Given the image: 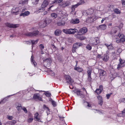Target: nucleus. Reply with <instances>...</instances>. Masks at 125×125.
I'll return each mask as SVG.
<instances>
[{
    "mask_svg": "<svg viewBox=\"0 0 125 125\" xmlns=\"http://www.w3.org/2000/svg\"><path fill=\"white\" fill-rule=\"evenodd\" d=\"M56 20L57 21V25L60 26H62L65 25V22L67 20V18L66 17H59L57 18Z\"/></svg>",
    "mask_w": 125,
    "mask_h": 125,
    "instance_id": "1",
    "label": "nucleus"
},
{
    "mask_svg": "<svg viewBox=\"0 0 125 125\" xmlns=\"http://www.w3.org/2000/svg\"><path fill=\"white\" fill-rule=\"evenodd\" d=\"M63 31L66 34H74L77 31V30L75 29H70L67 30L63 29Z\"/></svg>",
    "mask_w": 125,
    "mask_h": 125,
    "instance_id": "2",
    "label": "nucleus"
},
{
    "mask_svg": "<svg viewBox=\"0 0 125 125\" xmlns=\"http://www.w3.org/2000/svg\"><path fill=\"white\" fill-rule=\"evenodd\" d=\"M52 61L51 59L49 58L43 60V64L45 66L48 67L50 66Z\"/></svg>",
    "mask_w": 125,
    "mask_h": 125,
    "instance_id": "3",
    "label": "nucleus"
},
{
    "mask_svg": "<svg viewBox=\"0 0 125 125\" xmlns=\"http://www.w3.org/2000/svg\"><path fill=\"white\" fill-rule=\"evenodd\" d=\"M39 33L38 31H35L32 32H30L26 33L25 35L28 36H34L37 35Z\"/></svg>",
    "mask_w": 125,
    "mask_h": 125,
    "instance_id": "4",
    "label": "nucleus"
},
{
    "mask_svg": "<svg viewBox=\"0 0 125 125\" xmlns=\"http://www.w3.org/2000/svg\"><path fill=\"white\" fill-rule=\"evenodd\" d=\"M120 63L118 65L117 68L118 70H119L122 67L125 65V62L124 60H123L121 59L119 60Z\"/></svg>",
    "mask_w": 125,
    "mask_h": 125,
    "instance_id": "5",
    "label": "nucleus"
},
{
    "mask_svg": "<svg viewBox=\"0 0 125 125\" xmlns=\"http://www.w3.org/2000/svg\"><path fill=\"white\" fill-rule=\"evenodd\" d=\"M95 19V17L93 14H92L91 16L86 20L88 22L91 23L93 22Z\"/></svg>",
    "mask_w": 125,
    "mask_h": 125,
    "instance_id": "6",
    "label": "nucleus"
},
{
    "mask_svg": "<svg viewBox=\"0 0 125 125\" xmlns=\"http://www.w3.org/2000/svg\"><path fill=\"white\" fill-rule=\"evenodd\" d=\"M65 77L66 81L68 83H72L73 82V81L71 79V78L68 75H65Z\"/></svg>",
    "mask_w": 125,
    "mask_h": 125,
    "instance_id": "7",
    "label": "nucleus"
},
{
    "mask_svg": "<svg viewBox=\"0 0 125 125\" xmlns=\"http://www.w3.org/2000/svg\"><path fill=\"white\" fill-rule=\"evenodd\" d=\"M6 25L8 27L12 28H16L18 27L19 26L18 24H13L8 23H6Z\"/></svg>",
    "mask_w": 125,
    "mask_h": 125,
    "instance_id": "8",
    "label": "nucleus"
},
{
    "mask_svg": "<svg viewBox=\"0 0 125 125\" xmlns=\"http://www.w3.org/2000/svg\"><path fill=\"white\" fill-rule=\"evenodd\" d=\"M46 21L45 20L41 21L39 23V25L40 28H43L45 27L46 26Z\"/></svg>",
    "mask_w": 125,
    "mask_h": 125,
    "instance_id": "9",
    "label": "nucleus"
},
{
    "mask_svg": "<svg viewBox=\"0 0 125 125\" xmlns=\"http://www.w3.org/2000/svg\"><path fill=\"white\" fill-rule=\"evenodd\" d=\"M34 119L37 121H38L39 122H42L41 121V117L39 115V114L38 113L35 114L34 115Z\"/></svg>",
    "mask_w": 125,
    "mask_h": 125,
    "instance_id": "10",
    "label": "nucleus"
},
{
    "mask_svg": "<svg viewBox=\"0 0 125 125\" xmlns=\"http://www.w3.org/2000/svg\"><path fill=\"white\" fill-rule=\"evenodd\" d=\"M12 12L13 13L15 14H18V13L21 12L20 9L18 8L13 7L12 9Z\"/></svg>",
    "mask_w": 125,
    "mask_h": 125,
    "instance_id": "11",
    "label": "nucleus"
},
{
    "mask_svg": "<svg viewBox=\"0 0 125 125\" xmlns=\"http://www.w3.org/2000/svg\"><path fill=\"white\" fill-rule=\"evenodd\" d=\"M87 31V29L85 27H84L80 29L78 33H81L83 34L86 33Z\"/></svg>",
    "mask_w": 125,
    "mask_h": 125,
    "instance_id": "12",
    "label": "nucleus"
},
{
    "mask_svg": "<svg viewBox=\"0 0 125 125\" xmlns=\"http://www.w3.org/2000/svg\"><path fill=\"white\" fill-rule=\"evenodd\" d=\"M92 71V69L91 67H89L88 68L87 72L88 76V79L90 81L91 80V73Z\"/></svg>",
    "mask_w": 125,
    "mask_h": 125,
    "instance_id": "13",
    "label": "nucleus"
},
{
    "mask_svg": "<svg viewBox=\"0 0 125 125\" xmlns=\"http://www.w3.org/2000/svg\"><path fill=\"white\" fill-rule=\"evenodd\" d=\"M82 34H80L79 33H78L76 35V37L81 40H84L86 38V37Z\"/></svg>",
    "mask_w": 125,
    "mask_h": 125,
    "instance_id": "14",
    "label": "nucleus"
},
{
    "mask_svg": "<svg viewBox=\"0 0 125 125\" xmlns=\"http://www.w3.org/2000/svg\"><path fill=\"white\" fill-rule=\"evenodd\" d=\"M70 4V2L69 1L63 2L62 4H60V5L62 7H65L69 5Z\"/></svg>",
    "mask_w": 125,
    "mask_h": 125,
    "instance_id": "15",
    "label": "nucleus"
},
{
    "mask_svg": "<svg viewBox=\"0 0 125 125\" xmlns=\"http://www.w3.org/2000/svg\"><path fill=\"white\" fill-rule=\"evenodd\" d=\"M49 3V2L47 0H44L41 5V7L45 8L48 5Z\"/></svg>",
    "mask_w": 125,
    "mask_h": 125,
    "instance_id": "16",
    "label": "nucleus"
},
{
    "mask_svg": "<svg viewBox=\"0 0 125 125\" xmlns=\"http://www.w3.org/2000/svg\"><path fill=\"white\" fill-rule=\"evenodd\" d=\"M82 45V44L81 43H76L74 44L73 46V48L76 49Z\"/></svg>",
    "mask_w": 125,
    "mask_h": 125,
    "instance_id": "17",
    "label": "nucleus"
},
{
    "mask_svg": "<svg viewBox=\"0 0 125 125\" xmlns=\"http://www.w3.org/2000/svg\"><path fill=\"white\" fill-rule=\"evenodd\" d=\"M70 22L73 24H77L79 23V21L78 19L76 18L75 19L72 20Z\"/></svg>",
    "mask_w": 125,
    "mask_h": 125,
    "instance_id": "18",
    "label": "nucleus"
},
{
    "mask_svg": "<svg viewBox=\"0 0 125 125\" xmlns=\"http://www.w3.org/2000/svg\"><path fill=\"white\" fill-rule=\"evenodd\" d=\"M33 98L35 99H38L39 100H41V98L39 96V94H36L33 95Z\"/></svg>",
    "mask_w": 125,
    "mask_h": 125,
    "instance_id": "19",
    "label": "nucleus"
},
{
    "mask_svg": "<svg viewBox=\"0 0 125 125\" xmlns=\"http://www.w3.org/2000/svg\"><path fill=\"white\" fill-rule=\"evenodd\" d=\"M105 45L107 46V48L109 50H111L113 48L112 44H109L107 43H105Z\"/></svg>",
    "mask_w": 125,
    "mask_h": 125,
    "instance_id": "20",
    "label": "nucleus"
},
{
    "mask_svg": "<svg viewBox=\"0 0 125 125\" xmlns=\"http://www.w3.org/2000/svg\"><path fill=\"white\" fill-rule=\"evenodd\" d=\"M30 14V12L29 11H25L24 13H22L20 15V16H27Z\"/></svg>",
    "mask_w": 125,
    "mask_h": 125,
    "instance_id": "21",
    "label": "nucleus"
},
{
    "mask_svg": "<svg viewBox=\"0 0 125 125\" xmlns=\"http://www.w3.org/2000/svg\"><path fill=\"white\" fill-rule=\"evenodd\" d=\"M99 71L100 72V77H101V76L102 77L105 75L106 72L105 71L102 70H100Z\"/></svg>",
    "mask_w": 125,
    "mask_h": 125,
    "instance_id": "22",
    "label": "nucleus"
},
{
    "mask_svg": "<svg viewBox=\"0 0 125 125\" xmlns=\"http://www.w3.org/2000/svg\"><path fill=\"white\" fill-rule=\"evenodd\" d=\"M28 0H21L19 2V4L22 5H23L28 3Z\"/></svg>",
    "mask_w": 125,
    "mask_h": 125,
    "instance_id": "23",
    "label": "nucleus"
},
{
    "mask_svg": "<svg viewBox=\"0 0 125 125\" xmlns=\"http://www.w3.org/2000/svg\"><path fill=\"white\" fill-rule=\"evenodd\" d=\"M61 32L62 31L61 30L58 29L55 30L54 34L56 35H59L61 34Z\"/></svg>",
    "mask_w": 125,
    "mask_h": 125,
    "instance_id": "24",
    "label": "nucleus"
},
{
    "mask_svg": "<svg viewBox=\"0 0 125 125\" xmlns=\"http://www.w3.org/2000/svg\"><path fill=\"white\" fill-rule=\"evenodd\" d=\"M109 58V56L107 54L104 55L103 57V60L105 61H107Z\"/></svg>",
    "mask_w": 125,
    "mask_h": 125,
    "instance_id": "25",
    "label": "nucleus"
},
{
    "mask_svg": "<svg viewBox=\"0 0 125 125\" xmlns=\"http://www.w3.org/2000/svg\"><path fill=\"white\" fill-rule=\"evenodd\" d=\"M99 27L102 30H104L106 29V25L105 24L99 26Z\"/></svg>",
    "mask_w": 125,
    "mask_h": 125,
    "instance_id": "26",
    "label": "nucleus"
},
{
    "mask_svg": "<svg viewBox=\"0 0 125 125\" xmlns=\"http://www.w3.org/2000/svg\"><path fill=\"white\" fill-rule=\"evenodd\" d=\"M74 69L75 70H76L79 72H81L83 71V70L82 68L76 67H75L74 68Z\"/></svg>",
    "mask_w": 125,
    "mask_h": 125,
    "instance_id": "27",
    "label": "nucleus"
},
{
    "mask_svg": "<svg viewBox=\"0 0 125 125\" xmlns=\"http://www.w3.org/2000/svg\"><path fill=\"white\" fill-rule=\"evenodd\" d=\"M118 29V27H115L112 30V32H113L115 33L116 32L117 30Z\"/></svg>",
    "mask_w": 125,
    "mask_h": 125,
    "instance_id": "28",
    "label": "nucleus"
},
{
    "mask_svg": "<svg viewBox=\"0 0 125 125\" xmlns=\"http://www.w3.org/2000/svg\"><path fill=\"white\" fill-rule=\"evenodd\" d=\"M51 17L53 18H55L57 17V15L56 13H53L51 14Z\"/></svg>",
    "mask_w": 125,
    "mask_h": 125,
    "instance_id": "29",
    "label": "nucleus"
},
{
    "mask_svg": "<svg viewBox=\"0 0 125 125\" xmlns=\"http://www.w3.org/2000/svg\"><path fill=\"white\" fill-rule=\"evenodd\" d=\"M122 52L121 49L119 48H118L117 50L116 53L117 55H119Z\"/></svg>",
    "mask_w": 125,
    "mask_h": 125,
    "instance_id": "30",
    "label": "nucleus"
},
{
    "mask_svg": "<svg viewBox=\"0 0 125 125\" xmlns=\"http://www.w3.org/2000/svg\"><path fill=\"white\" fill-rule=\"evenodd\" d=\"M44 109L45 110H46V111L47 114H49L50 110L45 105H44Z\"/></svg>",
    "mask_w": 125,
    "mask_h": 125,
    "instance_id": "31",
    "label": "nucleus"
},
{
    "mask_svg": "<svg viewBox=\"0 0 125 125\" xmlns=\"http://www.w3.org/2000/svg\"><path fill=\"white\" fill-rule=\"evenodd\" d=\"M39 0H32V3L34 5H36L38 3Z\"/></svg>",
    "mask_w": 125,
    "mask_h": 125,
    "instance_id": "32",
    "label": "nucleus"
},
{
    "mask_svg": "<svg viewBox=\"0 0 125 125\" xmlns=\"http://www.w3.org/2000/svg\"><path fill=\"white\" fill-rule=\"evenodd\" d=\"M44 8H42L41 7V8H39L38 10V11L39 12H42L44 11L45 9Z\"/></svg>",
    "mask_w": 125,
    "mask_h": 125,
    "instance_id": "33",
    "label": "nucleus"
},
{
    "mask_svg": "<svg viewBox=\"0 0 125 125\" xmlns=\"http://www.w3.org/2000/svg\"><path fill=\"white\" fill-rule=\"evenodd\" d=\"M85 3L84 1L83 0H81L78 3V4L79 5H82Z\"/></svg>",
    "mask_w": 125,
    "mask_h": 125,
    "instance_id": "34",
    "label": "nucleus"
},
{
    "mask_svg": "<svg viewBox=\"0 0 125 125\" xmlns=\"http://www.w3.org/2000/svg\"><path fill=\"white\" fill-rule=\"evenodd\" d=\"M22 107H21V104H20L18 106L16 107L17 110L18 111H21L22 109Z\"/></svg>",
    "mask_w": 125,
    "mask_h": 125,
    "instance_id": "35",
    "label": "nucleus"
},
{
    "mask_svg": "<svg viewBox=\"0 0 125 125\" xmlns=\"http://www.w3.org/2000/svg\"><path fill=\"white\" fill-rule=\"evenodd\" d=\"M115 12L117 14H120V11L117 9H115L114 10Z\"/></svg>",
    "mask_w": 125,
    "mask_h": 125,
    "instance_id": "36",
    "label": "nucleus"
},
{
    "mask_svg": "<svg viewBox=\"0 0 125 125\" xmlns=\"http://www.w3.org/2000/svg\"><path fill=\"white\" fill-rule=\"evenodd\" d=\"M102 91L100 90L99 89H96L95 91V92L97 94H100Z\"/></svg>",
    "mask_w": 125,
    "mask_h": 125,
    "instance_id": "37",
    "label": "nucleus"
},
{
    "mask_svg": "<svg viewBox=\"0 0 125 125\" xmlns=\"http://www.w3.org/2000/svg\"><path fill=\"white\" fill-rule=\"evenodd\" d=\"M79 6V5L77 3L76 4L72 5V9H73L74 10L75 8H77Z\"/></svg>",
    "mask_w": 125,
    "mask_h": 125,
    "instance_id": "38",
    "label": "nucleus"
},
{
    "mask_svg": "<svg viewBox=\"0 0 125 125\" xmlns=\"http://www.w3.org/2000/svg\"><path fill=\"white\" fill-rule=\"evenodd\" d=\"M46 21V24H49L51 23L52 21V20L51 19H48L47 20H45Z\"/></svg>",
    "mask_w": 125,
    "mask_h": 125,
    "instance_id": "39",
    "label": "nucleus"
},
{
    "mask_svg": "<svg viewBox=\"0 0 125 125\" xmlns=\"http://www.w3.org/2000/svg\"><path fill=\"white\" fill-rule=\"evenodd\" d=\"M16 123V121L15 120H12L10 122V124L11 125H14Z\"/></svg>",
    "mask_w": 125,
    "mask_h": 125,
    "instance_id": "40",
    "label": "nucleus"
},
{
    "mask_svg": "<svg viewBox=\"0 0 125 125\" xmlns=\"http://www.w3.org/2000/svg\"><path fill=\"white\" fill-rule=\"evenodd\" d=\"M118 36L120 38H123L124 37V34H119L118 35Z\"/></svg>",
    "mask_w": 125,
    "mask_h": 125,
    "instance_id": "41",
    "label": "nucleus"
},
{
    "mask_svg": "<svg viewBox=\"0 0 125 125\" xmlns=\"http://www.w3.org/2000/svg\"><path fill=\"white\" fill-rule=\"evenodd\" d=\"M63 0H55L53 3H60L62 2Z\"/></svg>",
    "mask_w": 125,
    "mask_h": 125,
    "instance_id": "42",
    "label": "nucleus"
},
{
    "mask_svg": "<svg viewBox=\"0 0 125 125\" xmlns=\"http://www.w3.org/2000/svg\"><path fill=\"white\" fill-rule=\"evenodd\" d=\"M51 102L52 104V105H53V107H54L56 106V103L55 102L52 100Z\"/></svg>",
    "mask_w": 125,
    "mask_h": 125,
    "instance_id": "43",
    "label": "nucleus"
},
{
    "mask_svg": "<svg viewBox=\"0 0 125 125\" xmlns=\"http://www.w3.org/2000/svg\"><path fill=\"white\" fill-rule=\"evenodd\" d=\"M93 12V10L92 9H89L88 10V12L89 14H91Z\"/></svg>",
    "mask_w": 125,
    "mask_h": 125,
    "instance_id": "44",
    "label": "nucleus"
},
{
    "mask_svg": "<svg viewBox=\"0 0 125 125\" xmlns=\"http://www.w3.org/2000/svg\"><path fill=\"white\" fill-rule=\"evenodd\" d=\"M86 48L87 49H88L89 50H90L91 49L92 47L90 45H88L86 46Z\"/></svg>",
    "mask_w": 125,
    "mask_h": 125,
    "instance_id": "45",
    "label": "nucleus"
},
{
    "mask_svg": "<svg viewBox=\"0 0 125 125\" xmlns=\"http://www.w3.org/2000/svg\"><path fill=\"white\" fill-rule=\"evenodd\" d=\"M39 47L41 50H42L44 49V46L42 44H40L39 45Z\"/></svg>",
    "mask_w": 125,
    "mask_h": 125,
    "instance_id": "46",
    "label": "nucleus"
},
{
    "mask_svg": "<svg viewBox=\"0 0 125 125\" xmlns=\"http://www.w3.org/2000/svg\"><path fill=\"white\" fill-rule=\"evenodd\" d=\"M22 109L24 111V112L25 113H27V111L25 107H22Z\"/></svg>",
    "mask_w": 125,
    "mask_h": 125,
    "instance_id": "47",
    "label": "nucleus"
},
{
    "mask_svg": "<svg viewBox=\"0 0 125 125\" xmlns=\"http://www.w3.org/2000/svg\"><path fill=\"white\" fill-rule=\"evenodd\" d=\"M97 97L99 101H100L103 100L102 96L99 95H98Z\"/></svg>",
    "mask_w": 125,
    "mask_h": 125,
    "instance_id": "48",
    "label": "nucleus"
},
{
    "mask_svg": "<svg viewBox=\"0 0 125 125\" xmlns=\"http://www.w3.org/2000/svg\"><path fill=\"white\" fill-rule=\"evenodd\" d=\"M33 119V118H29L28 120V122L29 123H31L32 122Z\"/></svg>",
    "mask_w": 125,
    "mask_h": 125,
    "instance_id": "49",
    "label": "nucleus"
},
{
    "mask_svg": "<svg viewBox=\"0 0 125 125\" xmlns=\"http://www.w3.org/2000/svg\"><path fill=\"white\" fill-rule=\"evenodd\" d=\"M38 41L37 40H36L35 41L34 40H32L31 41V42L32 44H34L37 43Z\"/></svg>",
    "mask_w": 125,
    "mask_h": 125,
    "instance_id": "50",
    "label": "nucleus"
},
{
    "mask_svg": "<svg viewBox=\"0 0 125 125\" xmlns=\"http://www.w3.org/2000/svg\"><path fill=\"white\" fill-rule=\"evenodd\" d=\"M103 100L98 101V104L101 106L103 103Z\"/></svg>",
    "mask_w": 125,
    "mask_h": 125,
    "instance_id": "51",
    "label": "nucleus"
},
{
    "mask_svg": "<svg viewBox=\"0 0 125 125\" xmlns=\"http://www.w3.org/2000/svg\"><path fill=\"white\" fill-rule=\"evenodd\" d=\"M45 94L46 96L48 97L50 96L51 95V94L49 93H45Z\"/></svg>",
    "mask_w": 125,
    "mask_h": 125,
    "instance_id": "52",
    "label": "nucleus"
},
{
    "mask_svg": "<svg viewBox=\"0 0 125 125\" xmlns=\"http://www.w3.org/2000/svg\"><path fill=\"white\" fill-rule=\"evenodd\" d=\"M32 57H33L32 56H31V61L32 62H33V64H34V66H35L36 65V62L34 61V60H33Z\"/></svg>",
    "mask_w": 125,
    "mask_h": 125,
    "instance_id": "53",
    "label": "nucleus"
},
{
    "mask_svg": "<svg viewBox=\"0 0 125 125\" xmlns=\"http://www.w3.org/2000/svg\"><path fill=\"white\" fill-rule=\"evenodd\" d=\"M95 43H94V44L95 45H97L98 43H99V41L98 40V38L97 39H95Z\"/></svg>",
    "mask_w": 125,
    "mask_h": 125,
    "instance_id": "54",
    "label": "nucleus"
},
{
    "mask_svg": "<svg viewBox=\"0 0 125 125\" xmlns=\"http://www.w3.org/2000/svg\"><path fill=\"white\" fill-rule=\"evenodd\" d=\"M6 100L5 99H4L2 100L1 101V102H0V104L1 103H5L6 101Z\"/></svg>",
    "mask_w": 125,
    "mask_h": 125,
    "instance_id": "55",
    "label": "nucleus"
},
{
    "mask_svg": "<svg viewBox=\"0 0 125 125\" xmlns=\"http://www.w3.org/2000/svg\"><path fill=\"white\" fill-rule=\"evenodd\" d=\"M112 93H111L110 94H106V97L107 98V99H108L109 97H110V95L112 94Z\"/></svg>",
    "mask_w": 125,
    "mask_h": 125,
    "instance_id": "56",
    "label": "nucleus"
},
{
    "mask_svg": "<svg viewBox=\"0 0 125 125\" xmlns=\"http://www.w3.org/2000/svg\"><path fill=\"white\" fill-rule=\"evenodd\" d=\"M116 42L117 43H119L120 42V39L118 38H116Z\"/></svg>",
    "mask_w": 125,
    "mask_h": 125,
    "instance_id": "57",
    "label": "nucleus"
},
{
    "mask_svg": "<svg viewBox=\"0 0 125 125\" xmlns=\"http://www.w3.org/2000/svg\"><path fill=\"white\" fill-rule=\"evenodd\" d=\"M99 89L100 90L102 91L103 89V86L102 85H100L99 86Z\"/></svg>",
    "mask_w": 125,
    "mask_h": 125,
    "instance_id": "58",
    "label": "nucleus"
},
{
    "mask_svg": "<svg viewBox=\"0 0 125 125\" xmlns=\"http://www.w3.org/2000/svg\"><path fill=\"white\" fill-rule=\"evenodd\" d=\"M13 117L11 116H8L7 118L10 120H11L13 119Z\"/></svg>",
    "mask_w": 125,
    "mask_h": 125,
    "instance_id": "59",
    "label": "nucleus"
},
{
    "mask_svg": "<svg viewBox=\"0 0 125 125\" xmlns=\"http://www.w3.org/2000/svg\"><path fill=\"white\" fill-rule=\"evenodd\" d=\"M47 12L46 11H44V12H42V15H45L46 14H47Z\"/></svg>",
    "mask_w": 125,
    "mask_h": 125,
    "instance_id": "60",
    "label": "nucleus"
},
{
    "mask_svg": "<svg viewBox=\"0 0 125 125\" xmlns=\"http://www.w3.org/2000/svg\"><path fill=\"white\" fill-rule=\"evenodd\" d=\"M122 112L123 116H125V108L123 111H122Z\"/></svg>",
    "mask_w": 125,
    "mask_h": 125,
    "instance_id": "61",
    "label": "nucleus"
},
{
    "mask_svg": "<svg viewBox=\"0 0 125 125\" xmlns=\"http://www.w3.org/2000/svg\"><path fill=\"white\" fill-rule=\"evenodd\" d=\"M121 1L122 5H125V0H121Z\"/></svg>",
    "mask_w": 125,
    "mask_h": 125,
    "instance_id": "62",
    "label": "nucleus"
},
{
    "mask_svg": "<svg viewBox=\"0 0 125 125\" xmlns=\"http://www.w3.org/2000/svg\"><path fill=\"white\" fill-rule=\"evenodd\" d=\"M123 24L122 23H120L119 25V28H122L123 26Z\"/></svg>",
    "mask_w": 125,
    "mask_h": 125,
    "instance_id": "63",
    "label": "nucleus"
},
{
    "mask_svg": "<svg viewBox=\"0 0 125 125\" xmlns=\"http://www.w3.org/2000/svg\"><path fill=\"white\" fill-rule=\"evenodd\" d=\"M111 77V79H113L115 77V76H114L113 74H111L110 75Z\"/></svg>",
    "mask_w": 125,
    "mask_h": 125,
    "instance_id": "64",
    "label": "nucleus"
}]
</instances>
